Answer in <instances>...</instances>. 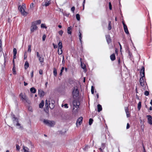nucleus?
<instances>
[{
	"label": "nucleus",
	"instance_id": "f257e3e1",
	"mask_svg": "<svg viewBox=\"0 0 152 152\" xmlns=\"http://www.w3.org/2000/svg\"><path fill=\"white\" fill-rule=\"evenodd\" d=\"M73 112L76 113H77L78 110L79 106L80 105V102L77 100H75L73 102Z\"/></svg>",
	"mask_w": 152,
	"mask_h": 152
},
{
	"label": "nucleus",
	"instance_id": "f03ea898",
	"mask_svg": "<svg viewBox=\"0 0 152 152\" xmlns=\"http://www.w3.org/2000/svg\"><path fill=\"white\" fill-rule=\"evenodd\" d=\"M26 8V6L25 4H23L22 6L20 5L18 7V9L20 12L21 14L25 16H26L28 14V12L25 11Z\"/></svg>",
	"mask_w": 152,
	"mask_h": 152
},
{
	"label": "nucleus",
	"instance_id": "7ed1b4c3",
	"mask_svg": "<svg viewBox=\"0 0 152 152\" xmlns=\"http://www.w3.org/2000/svg\"><path fill=\"white\" fill-rule=\"evenodd\" d=\"M72 94L74 98H76L78 96L79 91L77 86H75L73 88L72 91Z\"/></svg>",
	"mask_w": 152,
	"mask_h": 152
},
{
	"label": "nucleus",
	"instance_id": "20e7f679",
	"mask_svg": "<svg viewBox=\"0 0 152 152\" xmlns=\"http://www.w3.org/2000/svg\"><path fill=\"white\" fill-rule=\"evenodd\" d=\"M43 123L49 126H53L55 124V123L54 121L46 119L44 120Z\"/></svg>",
	"mask_w": 152,
	"mask_h": 152
},
{
	"label": "nucleus",
	"instance_id": "39448f33",
	"mask_svg": "<svg viewBox=\"0 0 152 152\" xmlns=\"http://www.w3.org/2000/svg\"><path fill=\"white\" fill-rule=\"evenodd\" d=\"M13 121L14 124L15 125L18 129H20L22 128L21 124L18 123V120L15 117L13 118Z\"/></svg>",
	"mask_w": 152,
	"mask_h": 152
},
{
	"label": "nucleus",
	"instance_id": "423d86ee",
	"mask_svg": "<svg viewBox=\"0 0 152 152\" xmlns=\"http://www.w3.org/2000/svg\"><path fill=\"white\" fill-rule=\"evenodd\" d=\"M37 57L38 58L41 64L44 61V58L42 55H40L38 52L37 53Z\"/></svg>",
	"mask_w": 152,
	"mask_h": 152
},
{
	"label": "nucleus",
	"instance_id": "0eeeda50",
	"mask_svg": "<svg viewBox=\"0 0 152 152\" xmlns=\"http://www.w3.org/2000/svg\"><path fill=\"white\" fill-rule=\"evenodd\" d=\"M37 27L36 25L34 24V23H32V25L31 28V32H33L37 30Z\"/></svg>",
	"mask_w": 152,
	"mask_h": 152
},
{
	"label": "nucleus",
	"instance_id": "6e6552de",
	"mask_svg": "<svg viewBox=\"0 0 152 152\" xmlns=\"http://www.w3.org/2000/svg\"><path fill=\"white\" fill-rule=\"evenodd\" d=\"M83 118L82 117H79L77 120L76 122L77 126H80L82 123L83 121Z\"/></svg>",
	"mask_w": 152,
	"mask_h": 152
},
{
	"label": "nucleus",
	"instance_id": "1a4fd4ad",
	"mask_svg": "<svg viewBox=\"0 0 152 152\" xmlns=\"http://www.w3.org/2000/svg\"><path fill=\"white\" fill-rule=\"evenodd\" d=\"M50 0H45L42 3V5L43 6L47 7L50 4Z\"/></svg>",
	"mask_w": 152,
	"mask_h": 152
},
{
	"label": "nucleus",
	"instance_id": "9d476101",
	"mask_svg": "<svg viewBox=\"0 0 152 152\" xmlns=\"http://www.w3.org/2000/svg\"><path fill=\"white\" fill-rule=\"evenodd\" d=\"M145 78V77H141L140 78V83L141 85L142 86H144L145 85V82L144 80V78Z\"/></svg>",
	"mask_w": 152,
	"mask_h": 152
},
{
	"label": "nucleus",
	"instance_id": "9b49d317",
	"mask_svg": "<svg viewBox=\"0 0 152 152\" xmlns=\"http://www.w3.org/2000/svg\"><path fill=\"white\" fill-rule=\"evenodd\" d=\"M20 96L22 99V100L26 102L27 101L28 99L25 94L21 93L20 95Z\"/></svg>",
	"mask_w": 152,
	"mask_h": 152
},
{
	"label": "nucleus",
	"instance_id": "f8f14e48",
	"mask_svg": "<svg viewBox=\"0 0 152 152\" xmlns=\"http://www.w3.org/2000/svg\"><path fill=\"white\" fill-rule=\"evenodd\" d=\"M54 101L53 100H51L50 101H49V104L50 108L51 109H53L54 107Z\"/></svg>",
	"mask_w": 152,
	"mask_h": 152
},
{
	"label": "nucleus",
	"instance_id": "ddd939ff",
	"mask_svg": "<svg viewBox=\"0 0 152 152\" xmlns=\"http://www.w3.org/2000/svg\"><path fill=\"white\" fill-rule=\"evenodd\" d=\"M140 76L142 77H145V68L142 66L140 70Z\"/></svg>",
	"mask_w": 152,
	"mask_h": 152
},
{
	"label": "nucleus",
	"instance_id": "4468645a",
	"mask_svg": "<svg viewBox=\"0 0 152 152\" xmlns=\"http://www.w3.org/2000/svg\"><path fill=\"white\" fill-rule=\"evenodd\" d=\"M147 117L148 118V123L151 125L152 124V117L150 115H148L147 116Z\"/></svg>",
	"mask_w": 152,
	"mask_h": 152
},
{
	"label": "nucleus",
	"instance_id": "2eb2a0df",
	"mask_svg": "<svg viewBox=\"0 0 152 152\" xmlns=\"http://www.w3.org/2000/svg\"><path fill=\"white\" fill-rule=\"evenodd\" d=\"M38 94L40 96H43L44 95V92L41 90H39Z\"/></svg>",
	"mask_w": 152,
	"mask_h": 152
},
{
	"label": "nucleus",
	"instance_id": "dca6fc26",
	"mask_svg": "<svg viewBox=\"0 0 152 152\" xmlns=\"http://www.w3.org/2000/svg\"><path fill=\"white\" fill-rule=\"evenodd\" d=\"M125 111L127 117H129L130 116V114L129 113L128 108V107H125Z\"/></svg>",
	"mask_w": 152,
	"mask_h": 152
},
{
	"label": "nucleus",
	"instance_id": "f3484780",
	"mask_svg": "<svg viewBox=\"0 0 152 152\" xmlns=\"http://www.w3.org/2000/svg\"><path fill=\"white\" fill-rule=\"evenodd\" d=\"M58 47L59 49H62L63 46L61 41H60L59 42L58 45Z\"/></svg>",
	"mask_w": 152,
	"mask_h": 152
},
{
	"label": "nucleus",
	"instance_id": "a211bd4d",
	"mask_svg": "<svg viewBox=\"0 0 152 152\" xmlns=\"http://www.w3.org/2000/svg\"><path fill=\"white\" fill-rule=\"evenodd\" d=\"M124 31L127 34H129V32L128 29L127 27L126 26V25H124Z\"/></svg>",
	"mask_w": 152,
	"mask_h": 152
},
{
	"label": "nucleus",
	"instance_id": "6ab92c4d",
	"mask_svg": "<svg viewBox=\"0 0 152 152\" xmlns=\"http://www.w3.org/2000/svg\"><path fill=\"white\" fill-rule=\"evenodd\" d=\"M23 149L24 152H30L29 151V149L26 147L23 146Z\"/></svg>",
	"mask_w": 152,
	"mask_h": 152
},
{
	"label": "nucleus",
	"instance_id": "aec40b11",
	"mask_svg": "<svg viewBox=\"0 0 152 152\" xmlns=\"http://www.w3.org/2000/svg\"><path fill=\"white\" fill-rule=\"evenodd\" d=\"M110 58L111 60L112 61H114L115 59V55L114 53H113V54H112L110 56Z\"/></svg>",
	"mask_w": 152,
	"mask_h": 152
},
{
	"label": "nucleus",
	"instance_id": "412c9836",
	"mask_svg": "<svg viewBox=\"0 0 152 152\" xmlns=\"http://www.w3.org/2000/svg\"><path fill=\"white\" fill-rule=\"evenodd\" d=\"M72 29V27H69L68 28L67 33L68 34H72V32H71Z\"/></svg>",
	"mask_w": 152,
	"mask_h": 152
},
{
	"label": "nucleus",
	"instance_id": "4be33fe9",
	"mask_svg": "<svg viewBox=\"0 0 152 152\" xmlns=\"http://www.w3.org/2000/svg\"><path fill=\"white\" fill-rule=\"evenodd\" d=\"M31 92L33 93H35L36 91V90L34 87H32L30 89Z\"/></svg>",
	"mask_w": 152,
	"mask_h": 152
},
{
	"label": "nucleus",
	"instance_id": "5701e85b",
	"mask_svg": "<svg viewBox=\"0 0 152 152\" xmlns=\"http://www.w3.org/2000/svg\"><path fill=\"white\" fill-rule=\"evenodd\" d=\"M97 108H98V112H100L102 110V106L99 104H98L97 105Z\"/></svg>",
	"mask_w": 152,
	"mask_h": 152
},
{
	"label": "nucleus",
	"instance_id": "b1692460",
	"mask_svg": "<svg viewBox=\"0 0 152 152\" xmlns=\"http://www.w3.org/2000/svg\"><path fill=\"white\" fill-rule=\"evenodd\" d=\"M41 23V21L40 20L36 21L35 22H33V23H34V24L36 25L37 24H40Z\"/></svg>",
	"mask_w": 152,
	"mask_h": 152
},
{
	"label": "nucleus",
	"instance_id": "393cba45",
	"mask_svg": "<svg viewBox=\"0 0 152 152\" xmlns=\"http://www.w3.org/2000/svg\"><path fill=\"white\" fill-rule=\"evenodd\" d=\"M44 105V102L43 101H42L39 104V106L40 108H42Z\"/></svg>",
	"mask_w": 152,
	"mask_h": 152
},
{
	"label": "nucleus",
	"instance_id": "a878e982",
	"mask_svg": "<svg viewBox=\"0 0 152 152\" xmlns=\"http://www.w3.org/2000/svg\"><path fill=\"white\" fill-rule=\"evenodd\" d=\"M81 68H83L84 70L85 69H86V65L83 63H82L81 61Z\"/></svg>",
	"mask_w": 152,
	"mask_h": 152
},
{
	"label": "nucleus",
	"instance_id": "bb28decb",
	"mask_svg": "<svg viewBox=\"0 0 152 152\" xmlns=\"http://www.w3.org/2000/svg\"><path fill=\"white\" fill-rule=\"evenodd\" d=\"M107 41L108 43L111 42V39L109 36H107L106 37Z\"/></svg>",
	"mask_w": 152,
	"mask_h": 152
},
{
	"label": "nucleus",
	"instance_id": "cd10ccee",
	"mask_svg": "<svg viewBox=\"0 0 152 152\" xmlns=\"http://www.w3.org/2000/svg\"><path fill=\"white\" fill-rule=\"evenodd\" d=\"M24 66L25 69H27L29 67V64L27 61H26L25 63Z\"/></svg>",
	"mask_w": 152,
	"mask_h": 152
},
{
	"label": "nucleus",
	"instance_id": "c85d7f7f",
	"mask_svg": "<svg viewBox=\"0 0 152 152\" xmlns=\"http://www.w3.org/2000/svg\"><path fill=\"white\" fill-rule=\"evenodd\" d=\"M45 106L46 107V109H48V101L47 100H46L45 101Z\"/></svg>",
	"mask_w": 152,
	"mask_h": 152
},
{
	"label": "nucleus",
	"instance_id": "c756f323",
	"mask_svg": "<svg viewBox=\"0 0 152 152\" xmlns=\"http://www.w3.org/2000/svg\"><path fill=\"white\" fill-rule=\"evenodd\" d=\"M53 74L55 76H56L57 75V71L56 69L54 68L53 69Z\"/></svg>",
	"mask_w": 152,
	"mask_h": 152
},
{
	"label": "nucleus",
	"instance_id": "7c9ffc66",
	"mask_svg": "<svg viewBox=\"0 0 152 152\" xmlns=\"http://www.w3.org/2000/svg\"><path fill=\"white\" fill-rule=\"evenodd\" d=\"M108 29L110 30L111 28V21H109V22Z\"/></svg>",
	"mask_w": 152,
	"mask_h": 152
},
{
	"label": "nucleus",
	"instance_id": "2f4dec72",
	"mask_svg": "<svg viewBox=\"0 0 152 152\" xmlns=\"http://www.w3.org/2000/svg\"><path fill=\"white\" fill-rule=\"evenodd\" d=\"M58 54L59 55L61 54L62 53V49H58Z\"/></svg>",
	"mask_w": 152,
	"mask_h": 152
},
{
	"label": "nucleus",
	"instance_id": "473e14b6",
	"mask_svg": "<svg viewBox=\"0 0 152 152\" xmlns=\"http://www.w3.org/2000/svg\"><path fill=\"white\" fill-rule=\"evenodd\" d=\"M76 19H77V20H80V15L79 14H77L76 15Z\"/></svg>",
	"mask_w": 152,
	"mask_h": 152
},
{
	"label": "nucleus",
	"instance_id": "72a5a7b5",
	"mask_svg": "<svg viewBox=\"0 0 152 152\" xmlns=\"http://www.w3.org/2000/svg\"><path fill=\"white\" fill-rule=\"evenodd\" d=\"M93 120L91 118H90L89 121V124L91 125L93 123Z\"/></svg>",
	"mask_w": 152,
	"mask_h": 152
},
{
	"label": "nucleus",
	"instance_id": "f704fd0d",
	"mask_svg": "<svg viewBox=\"0 0 152 152\" xmlns=\"http://www.w3.org/2000/svg\"><path fill=\"white\" fill-rule=\"evenodd\" d=\"M64 67H62L61 69V70L60 72V75H61L62 74V72L64 70Z\"/></svg>",
	"mask_w": 152,
	"mask_h": 152
},
{
	"label": "nucleus",
	"instance_id": "c9c22d12",
	"mask_svg": "<svg viewBox=\"0 0 152 152\" xmlns=\"http://www.w3.org/2000/svg\"><path fill=\"white\" fill-rule=\"evenodd\" d=\"M31 45H28V49L27 51L29 53H30L31 51Z\"/></svg>",
	"mask_w": 152,
	"mask_h": 152
},
{
	"label": "nucleus",
	"instance_id": "e433bc0d",
	"mask_svg": "<svg viewBox=\"0 0 152 152\" xmlns=\"http://www.w3.org/2000/svg\"><path fill=\"white\" fill-rule=\"evenodd\" d=\"M141 107V102H139L138 104V108L139 110H140Z\"/></svg>",
	"mask_w": 152,
	"mask_h": 152
},
{
	"label": "nucleus",
	"instance_id": "4c0bfd02",
	"mask_svg": "<svg viewBox=\"0 0 152 152\" xmlns=\"http://www.w3.org/2000/svg\"><path fill=\"white\" fill-rule=\"evenodd\" d=\"M41 27L42 28H46L47 27L44 24H42L41 25Z\"/></svg>",
	"mask_w": 152,
	"mask_h": 152
},
{
	"label": "nucleus",
	"instance_id": "58836bf2",
	"mask_svg": "<svg viewBox=\"0 0 152 152\" xmlns=\"http://www.w3.org/2000/svg\"><path fill=\"white\" fill-rule=\"evenodd\" d=\"M94 87L92 86L91 87V92L92 94H94Z\"/></svg>",
	"mask_w": 152,
	"mask_h": 152
},
{
	"label": "nucleus",
	"instance_id": "ea45409f",
	"mask_svg": "<svg viewBox=\"0 0 152 152\" xmlns=\"http://www.w3.org/2000/svg\"><path fill=\"white\" fill-rule=\"evenodd\" d=\"M79 33H80V34H79V40H80V42H82L81 39L82 38V37H81V34L80 32H79Z\"/></svg>",
	"mask_w": 152,
	"mask_h": 152
},
{
	"label": "nucleus",
	"instance_id": "a19ab883",
	"mask_svg": "<svg viewBox=\"0 0 152 152\" xmlns=\"http://www.w3.org/2000/svg\"><path fill=\"white\" fill-rule=\"evenodd\" d=\"M105 147V143H102L101 145V148L103 149H104Z\"/></svg>",
	"mask_w": 152,
	"mask_h": 152
},
{
	"label": "nucleus",
	"instance_id": "79ce46f5",
	"mask_svg": "<svg viewBox=\"0 0 152 152\" xmlns=\"http://www.w3.org/2000/svg\"><path fill=\"white\" fill-rule=\"evenodd\" d=\"M144 94L145 95H146V96H148L149 94V92L148 91H145V92L144 93Z\"/></svg>",
	"mask_w": 152,
	"mask_h": 152
},
{
	"label": "nucleus",
	"instance_id": "37998d69",
	"mask_svg": "<svg viewBox=\"0 0 152 152\" xmlns=\"http://www.w3.org/2000/svg\"><path fill=\"white\" fill-rule=\"evenodd\" d=\"M63 32V31L62 30H60L58 32L59 34L61 36L62 35Z\"/></svg>",
	"mask_w": 152,
	"mask_h": 152
},
{
	"label": "nucleus",
	"instance_id": "c03bdc74",
	"mask_svg": "<svg viewBox=\"0 0 152 152\" xmlns=\"http://www.w3.org/2000/svg\"><path fill=\"white\" fill-rule=\"evenodd\" d=\"M46 35L45 34H43V37H42V41H44L45 39L46 38Z\"/></svg>",
	"mask_w": 152,
	"mask_h": 152
},
{
	"label": "nucleus",
	"instance_id": "a18cd8bd",
	"mask_svg": "<svg viewBox=\"0 0 152 152\" xmlns=\"http://www.w3.org/2000/svg\"><path fill=\"white\" fill-rule=\"evenodd\" d=\"M71 11L73 12H74L75 10V7H72L71 8Z\"/></svg>",
	"mask_w": 152,
	"mask_h": 152
},
{
	"label": "nucleus",
	"instance_id": "49530a36",
	"mask_svg": "<svg viewBox=\"0 0 152 152\" xmlns=\"http://www.w3.org/2000/svg\"><path fill=\"white\" fill-rule=\"evenodd\" d=\"M17 54V50L16 48H14L13 49V54Z\"/></svg>",
	"mask_w": 152,
	"mask_h": 152
},
{
	"label": "nucleus",
	"instance_id": "de8ad7c7",
	"mask_svg": "<svg viewBox=\"0 0 152 152\" xmlns=\"http://www.w3.org/2000/svg\"><path fill=\"white\" fill-rule=\"evenodd\" d=\"M109 9L110 10H111L112 9V5L111 4V3L110 2L109 3Z\"/></svg>",
	"mask_w": 152,
	"mask_h": 152
},
{
	"label": "nucleus",
	"instance_id": "09e8293b",
	"mask_svg": "<svg viewBox=\"0 0 152 152\" xmlns=\"http://www.w3.org/2000/svg\"><path fill=\"white\" fill-rule=\"evenodd\" d=\"M16 148L17 150H18V151L20 149V147L18 145H16Z\"/></svg>",
	"mask_w": 152,
	"mask_h": 152
},
{
	"label": "nucleus",
	"instance_id": "8fccbe9b",
	"mask_svg": "<svg viewBox=\"0 0 152 152\" xmlns=\"http://www.w3.org/2000/svg\"><path fill=\"white\" fill-rule=\"evenodd\" d=\"M64 106L65 108H67L68 107V104H64Z\"/></svg>",
	"mask_w": 152,
	"mask_h": 152
},
{
	"label": "nucleus",
	"instance_id": "3c124183",
	"mask_svg": "<svg viewBox=\"0 0 152 152\" xmlns=\"http://www.w3.org/2000/svg\"><path fill=\"white\" fill-rule=\"evenodd\" d=\"M53 47L54 48H57V46L56 45L53 43Z\"/></svg>",
	"mask_w": 152,
	"mask_h": 152
},
{
	"label": "nucleus",
	"instance_id": "603ef678",
	"mask_svg": "<svg viewBox=\"0 0 152 152\" xmlns=\"http://www.w3.org/2000/svg\"><path fill=\"white\" fill-rule=\"evenodd\" d=\"M39 74L40 75H42L43 73L42 70V69H40L39 71Z\"/></svg>",
	"mask_w": 152,
	"mask_h": 152
},
{
	"label": "nucleus",
	"instance_id": "864d4df0",
	"mask_svg": "<svg viewBox=\"0 0 152 152\" xmlns=\"http://www.w3.org/2000/svg\"><path fill=\"white\" fill-rule=\"evenodd\" d=\"M12 70L13 71V74H16V71L14 69V68H13Z\"/></svg>",
	"mask_w": 152,
	"mask_h": 152
},
{
	"label": "nucleus",
	"instance_id": "5fc2aeb1",
	"mask_svg": "<svg viewBox=\"0 0 152 152\" xmlns=\"http://www.w3.org/2000/svg\"><path fill=\"white\" fill-rule=\"evenodd\" d=\"M33 73H34L33 71H32L31 72V77H32L33 76Z\"/></svg>",
	"mask_w": 152,
	"mask_h": 152
},
{
	"label": "nucleus",
	"instance_id": "6e6d98bb",
	"mask_svg": "<svg viewBox=\"0 0 152 152\" xmlns=\"http://www.w3.org/2000/svg\"><path fill=\"white\" fill-rule=\"evenodd\" d=\"M119 45L120 47V51L121 52V50H122L121 45L120 43L119 42Z\"/></svg>",
	"mask_w": 152,
	"mask_h": 152
},
{
	"label": "nucleus",
	"instance_id": "4d7b16f0",
	"mask_svg": "<svg viewBox=\"0 0 152 152\" xmlns=\"http://www.w3.org/2000/svg\"><path fill=\"white\" fill-rule=\"evenodd\" d=\"M129 128V123H127L126 126V129H128Z\"/></svg>",
	"mask_w": 152,
	"mask_h": 152
},
{
	"label": "nucleus",
	"instance_id": "13d9d810",
	"mask_svg": "<svg viewBox=\"0 0 152 152\" xmlns=\"http://www.w3.org/2000/svg\"><path fill=\"white\" fill-rule=\"evenodd\" d=\"M85 0H84L83 2V9H84V4L85 3Z\"/></svg>",
	"mask_w": 152,
	"mask_h": 152
},
{
	"label": "nucleus",
	"instance_id": "bf43d9fd",
	"mask_svg": "<svg viewBox=\"0 0 152 152\" xmlns=\"http://www.w3.org/2000/svg\"><path fill=\"white\" fill-rule=\"evenodd\" d=\"M16 54H14L13 55V58H16Z\"/></svg>",
	"mask_w": 152,
	"mask_h": 152
},
{
	"label": "nucleus",
	"instance_id": "052dcab7",
	"mask_svg": "<svg viewBox=\"0 0 152 152\" xmlns=\"http://www.w3.org/2000/svg\"><path fill=\"white\" fill-rule=\"evenodd\" d=\"M33 3H31L30 5V7L31 8H32L33 7Z\"/></svg>",
	"mask_w": 152,
	"mask_h": 152
},
{
	"label": "nucleus",
	"instance_id": "680f3d73",
	"mask_svg": "<svg viewBox=\"0 0 152 152\" xmlns=\"http://www.w3.org/2000/svg\"><path fill=\"white\" fill-rule=\"evenodd\" d=\"M62 63H64L65 62V61L64 60V56H63V60H62Z\"/></svg>",
	"mask_w": 152,
	"mask_h": 152
},
{
	"label": "nucleus",
	"instance_id": "e2e57ef3",
	"mask_svg": "<svg viewBox=\"0 0 152 152\" xmlns=\"http://www.w3.org/2000/svg\"><path fill=\"white\" fill-rule=\"evenodd\" d=\"M102 149H103L101 147L99 148V150L100 151H102V152H103Z\"/></svg>",
	"mask_w": 152,
	"mask_h": 152
},
{
	"label": "nucleus",
	"instance_id": "0e129e2a",
	"mask_svg": "<svg viewBox=\"0 0 152 152\" xmlns=\"http://www.w3.org/2000/svg\"><path fill=\"white\" fill-rule=\"evenodd\" d=\"M24 85L25 86H26L28 85V83H26L25 82H24Z\"/></svg>",
	"mask_w": 152,
	"mask_h": 152
},
{
	"label": "nucleus",
	"instance_id": "69168bd1",
	"mask_svg": "<svg viewBox=\"0 0 152 152\" xmlns=\"http://www.w3.org/2000/svg\"><path fill=\"white\" fill-rule=\"evenodd\" d=\"M2 48L1 47V45L0 46V51H1L2 50Z\"/></svg>",
	"mask_w": 152,
	"mask_h": 152
},
{
	"label": "nucleus",
	"instance_id": "338daca9",
	"mask_svg": "<svg viewBox=\"0 0 152 152\" xmlns=\"http://www.w3.org/2000/svg\"><path fill=\"white\" fill-rule=\"evenodd\" d=\"M26 53L25 52V53L24 54V59H26V56H25V54Z\"/></svg>",
	"mask_w": 152,
	"mask_h": 152
},
{
	"label": "nucleus",
	"instance_id": "774afa93",
	"mask_svg": "<svg viewBox=\"0 0 152 152\" xmlns=\"http://www.w3.org/2000/svg\"><path fill=\"white\" fill-rule=\"evenodd\" d=\"M150 104L152 106V99L151 100L150 102Z\"/></svg>",
	"mask_w": 152,
	"mask_h": 152
}]
</instances>
